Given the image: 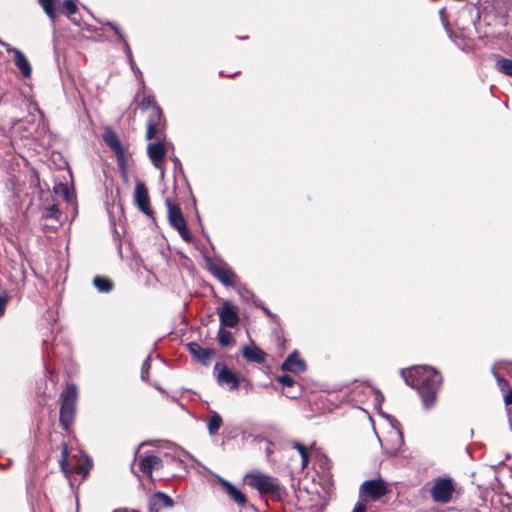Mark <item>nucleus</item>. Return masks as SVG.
<instances>
[{
	"mask_svg": "<svg viewBox=\"0 0 512 512\" xmlns=\"http://www.w3.org/2000/svg\"><path fill=\"white\" fill-rule=\"evenodd\" d=\"M411 377L410 385L417 388L423 405L429 409L436 401L437 391L442 382L441 375L430 366H418L412 370ZM406 382L409 384L408 379Z\"/></svg>",
	"mask_w": 512,
	"mask_h": 512,
	"instance_id": "1",
	"label": "nucleus"
},
{
	"mask_svg": "<svg viewBox=\"0 0 512 512\" xmlns=\"http://www.w3.org/2000/svg\"><path fill=\"white\" fill-rule=\"evenodd\" d=\"M77 397L78 391L74 384L67 385L61 395L62 403L60 407L59 421L65 430H67L74 421Z\"/></svg>",
	"mask_w": 512,
	"mask_h": 512,
	"instance_id": "2",
	"label": "nucleus"
},
{
	"mask_svg": "<svg viewBox=\"0 0 512 512\" xmlns=\"http://www.w3.org/2000/svg\"><path fill=\"white\" fill-rule=\"evenodd\" d=\"M248 480V484L259 491L260 494H268L271 496H279L280 485L277 479L260 473L251 472L245 477Z\"/></svg>",
	"mask_w": 512,
	"mask_h": 512,
	"instance_id": "3",
	"label": "nucleus"
},
{
	"mask_svg": "<svg viewBox=\"0 0 512 512\" xmlns=\"http://www.w3.org/2000/svg\"><path fill=\"white\" fill-rule=\"evenodd\" d=\"M390 491L388 484L381 478L366 480L359 488L361 501L368 499L376 501L388 494Z\"/></svg>",
	"mask_w": 512,
	"mask_h": 512,
	"instance_id": "4",
	"label": "nucleus"
},
{
	"mask_svg": "<svg viewBox=\"0 0 512 512\" xmlns=\"http://www.w3.org/2000/svg\"><path fill=\"white\" fill-rule=\"evenodd\" d=\"M455 491V482L449 477L437 478L430 490L432 499L437 503H448Z\"/></svg>",
	"mask_w": 512,
	"mask_h": 512,
	"instance_id": "5",
	"label": "nucleus"
},
{
	"mask_svg": "<svg viewBox=\"0 0 512 512\" xmlns=\"http://www.w3.org/2000/svg\"><path fill=\"white\" fill-rule=\"evenodd\" d=\"M166 205L169 223L179 232L183 240L190 242L191 235L187 229L186 221L179 205L171 202L169 199H166Z\"/></svg>",
	"mask_w": 512,
	"mask_h": 512,
	"instance_id": "6",
	"label": "nucleus"
},
{
	"mask_svg": "<svg viewBox=\"0 0 512 512\" xmlns=\"http://www.w3.org/2000/svg\"><path fill=\"white\" fill-rule=\"evenodd\" d=\"M134 203L138 209L149 217L153 216V210L150 207V199L145 184L137 181L134 191Z\"/></svg>",
	"mask_w": 512,
	"mask_h": 512,
	"instance_id": "7",
	"label": "nucleus"
},
{
	"mask_svg": "<svg viewBox=\"0 0 512 512\" xmlns=\"http://www.w3.org/2000/svg\"><path fill=\"white\" fill-rule=\"evenodd\" d=\"M217 313L222 327L234 328L239 322L238 310L229 302H224L221 307L217 308Z\"/></svg>",
	"mask_w": 512,
	"mask_h": 512,
	"instance_id": "8",
	"label": "nucleus"
},
{
	"mask_svg": "<svg viewBox=\"0 0 512 512\" xmlns=\"http://www.w3.org/2000/svg\"><path fill=\"white\" fill-rule=\"evenodd\" d=\"M147 153L152 161L154 167L161 172V175H164V167L163 161L166 155V148L162 142H156L149 144L147 147Z\"/></svg>",
	"mask_w": 512,
	"mask_h": 512,
	"instance_id": "9",
	"label": "nucleus"
},
{
	"mask_svg": "<svg viewBox=\"0 0 512 512\" xmlns=\"http://www.w3.org/2000/svg\"><path fill=\"white\" fill-rule=\"evenodd\" d=\"M162 126V112L159 107H154L153 114H150L147 122V139L152 140L157 138L160 135Z\"/></svg>",
	"mask_w": 512,
	"mask_h": 512,
	"instance_id": "10",
	"label": "nucleus"
},
{
	"mask_svg": "<svg viewBox=\"0 0 512 512\" xmlns=\"http://www.w3.org/2000/svg\"><path fill=\"white\" fill-rule=\"evenodd\" d=\"M212 274L225 286H234L236 275L226 265H214L210 268Z\"/></svg>",
	"mask_w": 512,
	"mask_h": 512,
	"instance_id": "11",
	"label": "nucleus"
},
{
	"mask_svg": "<svg viewBox=\"0 0 512 512\" xmlns=\"http://www.w3.org/2000/svg\"><path fill=\"white\" fill-rule=\"evenodd\" d=\"M187 346H188L189 352L199 362H201L204 365H208L211 362V359L214 356V351L212 349L203 348L195 342H191Z\"/></svg>",
	"mask_w": 512,
	"mask_h": 512,
	"instance_id": "12",
	"label": "nucleus"
},
{
	"mask_svg": "<svg viewBox=\"0 0 512 512\" xmlns=\"http://www.w3.org/2000/svg\"><path fill=\"white\" fill-rule=\"evenodd\" d=\"M162 466V459L155 455H147L140 462V470L149 478H152L153 470H158Z\"/></svg>",
	"mask_w": 512,
	"mask_h": 512,
	"instance_id": "13",
	"label": "nucleus"
},
{
	"mask_svg": "<svg viewBox=\"0 0 512 512\" xmlns=\"http://www.w3.org/2000/svg\"><path fill=\"white\" fill-rule=\"evenodd\" d=\"M282 370L293 373H301L306 369L305 363L299 358L297 352L290 354L281 366Z\"/></svg>",
	"mask_w": 512,
	"mask_h": 512,
	"instance_id": "14",
	"label": "nucleus"
},
{
	"mask_svg": "<svg viewBox=\"0 0 512 512\" xmlns=\"http://www.w3.org/2000/svg\"><path fill=\"white\" fill-rule=\"evenodd\" d=\"M217 380L220 385H227L229 389L234 390L239 386L238 377L227 367H222L217 375Z\"/></svg>",
	"mask_w": 512,
	"mask_h": 512,
	"instance_id": "15",
	"label": "nucleus"
},
{
	"mask_svg": "<svg viewBox=\"0 0 512 512\" xmlns=\"http://www.w3.org/2000/svg\"><path fill=\"white\" fill-rule=\"evenodd\" d=\"M149 505L151 511H158L161 508L172 507L173 500L168 495L162 492H157L150 497Z\"/></svg>",
	"mask_w": 512,
	"mask_h": 512,
	"instance_id": "16",
	"label": "nucleus"
},
{
	"mask_svg": "<svg viewBox=\"0 0 512 512\" xmlns=\"http://www.w3.org/2000/svg\"><path fill=\"white\" fill-rule=\"evenodd\" d=\"M219 482L224 487L226 493L228 496L235 501L239 505H244L246 503V497L245 495L238 490L234 485H232L229 481L225 480L224 478L219 477Z\"/></svg>",
	"mask_w": 512,
	"mask_h": 512,
	"instance_id": "17",
	"label": "nucleus"
},
{
	"mask_svg": "<svg viewBox=\"0 0 512 512\" xmlns=\"http://www.w3.org/2000/svg\"><path fill=\"white\" fill-rule=\"evenodd\" d=\"M8 51H12L14 53V62L17 68L21 71L24 77H29L31 75V65L26 58V56L18 49H8Z\"/></svg>",
	"mask_w": 512,
	"mask_h": 512,
	"instance_id": "18",
	"label": "nucleus"
},
{
	"mask_svg": "<svg viewBox=\"0 0 512 512\" xmlns=\"http://www.w3.org/2000/svg\"><path fill=\"white\" fill-rule=\"evenodd\" d=\"M242 354L248 361L262 363L265 361L266 354L254 344L243 347Z\"/></svg>",
	"mask_w": 512,
	"mask_h": 512,
	"instance_id": "19",
	"label": "nucleus"
},
{
	"mask_svg": "<svg viewBox=\"0 0 512 512\" xmlns=\"http://www.w3.org/2000/svg\"><path fill=\"white\" fill-rule=\"evenodd\" d=\"M106 144L116 153L120 158L123 157L124 152L118 136L113 131H106L104 135Z\"/></svg>",
	"mask_w": 512,
	"mask_h": 512,
	"instance_id": "20",
	"label": "nucleus"
},
{
	"mask_svg": "<svg viewBox=\"0 0 512 512\" xmlns=\"http://www.w3.org/2000/svg\"><path fill=\"white\" fill-rule=\"evenodd\" d=\"M38 2L41 8L44 10L45 14L54 23L57 18V0H39Z\"/></svg>",
	"mask_w": 512,
	"mask_h": 512,
	"instance_id": "21",
	"label": "nucleus"
},
{
	"mask_svg": "<svg viewBox=\"0 0 512 512\" xmlns=\"http://www.w3.org/2000/svg\"><path fill=\"white\" fill-rule=\"evenodd\" d=\"M93 283L100 292H109L113 288L112 281L106 277L96 276Z\"/></svg>",
	"mask_w": 512,
	"mask_h": 512,
	"instance_id": "22",
	"label": "nucleus"
},
{
	"mask_svg": "<svg viewBox=\"0 0 512 512\" xmlns=\"http://www.w3.org/2000/svg\"><path fill=\"white\" fill-rule=\"evenodd\" d=\"M222 425V418L221 416L216 413V412H213L209 418V421H208V430H209V433L211 435H215L219 428L221 427Z\"/></svg>",
	"mask_w": 512,
	"mask_h": 512,
	"instance_id": "23",
	"label": "nucleus"
},
{
	"mask_svg": "<svg viewBox=\"0 0 512 512\" xmlns=\"http://www.w3.org/2000/svg\"><path fill=\"white\" fill-rule=\"evenodd\" d=\"M58 11L71 16L78 11V8L74 0H65L58 5Z\"/></svg>",
	"mask_w": 512,
	"mask_h": 512,
	"instance_id": "24",
	"label": "nucleus"
},
{
	"mask_svg": "<svg viewBox=\"0 0 512 512\" xmlns=\"http://www.w3.org/2000/svg\"><path fill=\"white\" fill-rule=\"evenodd\" d=\"M496 68L499 72L512 77V60L508 58H500L496 62Z\"/></svg>",
	"mask_w": 512,
	"mask_h": 512,
	"instance_id": "25",
	"label": "nucleus"
},
{
	"mask_svg": "<svg viewBox=\"0 0 512 512\" xmlns=\"http://www.w3.org/2000/svg\"><path fill=\"white\" fill-rule=\"evenodd\" d=\"M218 341L222 346H228L232 343L231 333L225 330L222 326L218 330Z\"/></svg>",
	"mask_w": 512,
	"mask_h": 512,
	"instance_id": "26",
	"label": "nucleus"
},
{
	"mask_svg": "<svg viewBox=\"0 0 512 512\" xmlns=\"http://www.w3.org/2000/svg\"><path fill=\"white\" fill-rule=\"evenodd\" d=\"M140 107L144 109H151V114H153V108L158 107L151 96L144 97L143 100L140 103Z\"/></svg>",
	"mask_w": 512,
	"mask_h": 512,
	"instance_id": "27",
	"label": "nucleus"
},
{
	"mask_svg": "<svg viewBox=\"0 0 512 512\" xmlns=\"http://www.w3.org/2000/svg\"><path fill=\"white\" fill-rule=\"evenodd\" d=\"M68 446L66 444L63 445V448H62V459L60 461V466H61V469L62 471H64L65 473H67V469H66V466H67V461H68Z\"/></svg>",
	"mask_w": 512,
	"mask_h": 512,
	"instance_id": "28",
	"label": "nucleus"
},
{
	"mask_svg": "<svg viewBox=\"0 0 512 512\" xmlns=\"http://www.w3.org/2000/svg\"><path fill=\"white\" fill-rule=\"evenodd\" d=\"M125 51H126L127 57H128V59H129V62H130V65H131V68L133 69V71H134L135 73H141V72L139 71V69H138V68L136 67V65H135L134 59H133V57H132L131 49H130V47H129V45H128L127 43H125Z\"/></svg>",
	"mask_w": 512,
	"mask_h": 512,
	"instance_id": "29",
	"label": "nucleus"
},
{
	"mask_svg": "<svg viewBox=\"0 0 512 512\" xmlns=\"http://www.w3.org/2000/svg\"><path fill=\"white\" fill-rule=\"evenodd\" d=\"M278 381L282 385L287 386V387H291L295 383L294 379L289 375H283V376L278 377Z\"/></svg>",
	"mask_w": 512,
	"mask_h": 512,
	"instance_id": "30",
	"label": "nucleus"
},
{
	"mask_svg": "<svg viewBox=\"0 0 512 512\" xmlns=\"http://www.w3.org/2000/svg\"><path fill=\"white\" fill-rule=\"evenodd\" d=\"M149 369H150V357H148L142 364V369H141L142 379L145 380L148 377Z\"/></svg>",
	"mask_w": 512,
	"mask_h": 512,
	"instance_id": "31",
	"label": "nucleus"
},
{
	"mask_svg": "<svg viewBox=\"0 0 512 512\" xmlns=\"http://www.w3.org/2000/svg\"><path fill=\"white\" fill-rule=\"evenodd\" d=\"M352 512H367V507H366L365 502H363L361 500L358 501Z\"/></svg>",
	"mask_w": 512,
	"mask_h": 512,
	"instance_id": "32",
	"label": "nucleus"
},
{
	"mask_svg": "<svg viewBox=\"0 0 512 512\" xmlns=\"http://www.w3.org/2000/svg\"><path fill=\"white\" fill-rule=\"evenodd\" d=\"M494 375L502 390L508 387V382L503 377L499 376L496 372H494Z\"/></svg>",
	"mask_w": 512,
	"mask_h": 512,
	"instance_id": "33",
	"label": "nucleus"
},
{
	"mask_svg": "<svg viewBox=\"0 0 512 512\" xmlns=\"http://www.w3.org/2000/svg\"><path fill=\"white\" fill-rule=\"evenodd\" d=\"M6 307V299L5 297L0 293V316L4 314Z\"/></svg>",
	"mask_w": 512,
	"mask_h": 512,
	"instance_id": "34",
	"label": "nucleus"
},
{
	"mask_svg": "<svg viewBox=\"0 0 512 512\" xmlns=\"http://www.w3.org/2000/svg\"><path fill=\"white\" fill-rule=\"evenodd\" d=\"M293 447L299 451L300 455L305 454V452H307L306 448L298 442H294Z\"/></svg>",
	"mask_w": 512,
	"mask_h": 512,
	"instance_id": "35",
	"label": "nucleus"
},
{
	"mask_svg": "<svg viewBox=\"0 0 512 512\" xmlns=\"http://www.w3.org/2000/svg\"><path fill=\"white\" fill-rule=\"evenodd\" d=\"M61 190H62L63 197L65 198V200L66 201H70L71 195H70V192H69L68 188L66 186H62Z\"/></svg>",
	"mask_w": 512,
	"mask_h": 512,
	"instance_id": "36",
	"label": "nucleus"
},
{
	"mask_svg": "<svg viewBox=\"0 0 512 512\" xmlns=\"http://www.w3.org/2000/svg\"><path fill=\"white\" fill-rule=\"evenodd\" d=\"M301 459H302V468H305L309 462L308 452H305V454H301Z\"/></svg>",
	"mask_w": 512,
	"mask_h": 512,
	"instance_id": "37",
	"label": "nucleus"
},
{
	"mask_svg": "<svg viewBox=\"0 0 512 512\" xmlns=\"http://www.w3.org/2000/svg\"><path fill=\"white\" fill-rule=\"evenodd\" d=\"M505 402L506 404L512 403V391H510V393L505 396Z\"/></svg>",
	"mask_w": 512,
	"mask_h": 512,
	"instance_id": "38",
	"label": "nucleus"
},
{
	"mask_svg": "<svg viewBox=\"0 0 512 512\" xmlns=\"http://www.w3.org/2000/svg\"><path fill=\"white\" fill-rule=\"evenodd\" d=\"M111 28L115 31V33L117 35H119V37H122L121 36V33H120V30L118 29V27L116 25H113V24H110Z\"/></svg>",
	"mask_w": 512,
	"mask_h": 512,
	"instance_id": "39",
	"label": "nucleus"
},
{
	"mask_svg": "<svg viewBox=\"0 0 512 512\" xmlns=\"http://www.w3.org/2000/svg\"><path fill=\"white\" fill-rule=\"evenodd\" d=\"M50 211H51V214L59 213V210H58V208L55 205H53L50 208Z\"/></svg>",
	"mask_w": 512,
	"mask_h": 512,
	"instance_id": "40",
	"label": "nucleus"
},
{
	"mask_svg": "<svg viewBox=\"0 0 512 512\" xmlns=\"http://www.w3.org/2000/svg\"><path fill=\"white\" fill-rule=\"evenodd\" d=\"M287 396H289L291 398H295L296 397V395H289V394H287Z\"/></svg>",
	"mask_w": 512,
	"mask_h": 512,
	"instance_id": "41",
	"label": "nucleus"
}]
</instances>
